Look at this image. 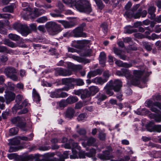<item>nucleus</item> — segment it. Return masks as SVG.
<instances>
[{
  "instance_id": "49",
  "label": "nucleus",
  "mask_w": 161,
  "mask_h": 161,
  "mask_svg": "<svg viewBox=\"0 0 161 161\" xmlns=\"http://www.w3.org/2000/svg\"><path fill=\"white\" fill-rule=\"evenodd\" d=\"M110 76V75L108 71H105L103 74V76L104 77V79H106L107 81H108V79Z\"/></svg>"
},
{
  "instance_id": "59",
  "label": "nucleus",
  "mask_w": 161,
  "mask_h": 161,
  "mask_svg": "<svg viewBox=\"0 0 161 161\" xmlns=\"http://www.w3.org/2000/svg\"><path fill=\"white\" fill-rule=\"evenodd\" d=\"M16 157V154L15 153H11L8 155V157L10 159H14Z\"/></svg>"
},
{
  "instance_id": "46",
  "label": "nucleus",
  "mask_w": 161,
  "mask_h": 161,
  "mask_svg": "<svg viewBox=\"0 0 161 161\" xmlns=\"http://www.w3.org/2000/svg\"><path fill=\"white\" fill-rule=\"evenodd\" d=\"M142 44L148 51H150L152 49L151 46L147 42H142Z\"/></svg>"
},
{
  "instance_id": "5",
  "label": "nucleus",
  "mask_w": 161,
  "mask_h": 161,
  "mask_svg": "<svg viewBox=\"0 0 161 161\" xmlns=\"http://www.w3.org/2000/svg\"><path fill=\"white\" fill-rule=\"evenodd\" d=\"M13 28L23 36H26L30 32V31L27 25H22L19 23H14L13 25Z\"/></svg>"
},
{
  "instance_id": "44",
  "label": "nucleus",
  "mask_w": 161,
  "mask_h": 161,
  "mask_svg": "<svg viewBox=\"0 0 161 161\" xmlns=\"http://www.w3.org/2000/svg\"><path fill=\"white\" fill-rule=\"evenodd\" d=\"M96 153V150L94 149H90L89 153L86 154V156L88 157H91L95 155Z\"/></svg>"
},
{
  "instance_id": "57",
  "label": "nucleus",
  "mask_w": 161,
  "mask_h": 161,
  "mask_svg": "<svg viewBox=\"0 0 161 161\" xmlns=\"http://www.w3.org/2000/svg\"><path fill=\"white\" fill-rule=\"evenodd\" d=\"M6 52L7 53H9V52L7 51L6 48L4 46H0V52Z\"/></svg>"
},
{
  "instance_id": "60",
  "label": "nucleus",
  "mask_w": 161,
  "mask_h": 161,
  "mask_svg": "<svg viewBox=\"0 0 161 161\" xmlns=\"http://www.w3.org/2000/svg\"><path fill=\"white\" fill-rule=\"evenodd\" d=\"M57 104L60 107H64L65 106V101L63 100L59 102H58Z\"/></svg>"
},
{
  "instance_id": "12",
  "label": "nucleus",
  "mask_w": 161,
  "mask_h": 161,
  "mask_svg": "<svg viewBox=\"0 0 161 161\" xmlns=\"http://www.w3.org/2000/svg\"><path fill=\"white\" fill-rule=\"evenodd\" d=\"M77 132L82 137L79 139L80 141L85 140L87 139L86 136V131L85 129L82 128H79V125H77L76 127Z\"/></svg>"
},
{
  "instance_id": "63",
  "label": "nucleus",
  "mask_w": 161,
  "mask_h": 161,
  "mask_svg": "<svg viewBox=\"0 0 161 161\" xmlns=\"http://www.w3.org/2000/svg\"><path fill=\"white\" fill-rule=\"evenodd\" d=\"M70 80L69 79H64L62 80L63 83L65 85H67L70 82Z\"/></svg>"
},
{
  "instance_id": "18",
  "label": "nucleus",
  "mask_w": 161,
  "mask_h": 161,
  "mask_svg": "<svg viewBox=\"0 0 161 161\" xmlns=\"http://www.w3.org/2000/svg\"><path fill=\"white\" fill-rule=\"evenodd\" d=\"M153 125L154 123L153 122H150L147 125V127L148 128V127H153V131H156V132H161V125Z\"/></svg>"
},
{
  "instance_id": "4",
  "label": "nucleus",
  "mask_w": 161,
  "mask_h": 161,
  "mask_svg": "<svg viewBox=\"0 0 161 161\" xmlns=\"http://www.w3.org/2000/svg\"><path fill=\"white\" fill-rule=\"evenodd\" d=\"M46 27L49 34L51 35L57 34L62 30L60 25L53 21L47 23Z\"/></svg>"
},
{
  "instance_id": "9",
  "label": "nucleus",
  "mask_w": 161,
  "mask_h": 161,
  "mask_svg": "<svg viewBox=\"0 0 161 161\" xmlns=\"http://www.w3.org/2000/svg\"><path fill=\"white\" fill-rule=\"evenodd\" d=\"M11 121L13 123L16 124L18 126L22 129L23 130H24L23 128L25 126V123L24 118L17 117L13 118Z\"/></svg>"
},
{
  "instance_id": "19",
  "label": "nucleus",
  "mask_w": 161,
  "mask_h": 161,
  "mask_svg": "<svg viewBox=\"0 0 161 161\" xmlns=\"http://www.w3.org/2000/svg\"><path fill=\"white\" fill-rule=\"evenodd\" d=\"M106 60V56L104 52L101 53L99 57V61L102 67H104V66Z\"/></svg>"
},
{
  "instance_id": "33",
  "label": "nucleus",
  "mask_w": 161,
  "mask_h": 161,
  "mask_svg": "<svg viewBox=\"0 0 161 161\" xmlns=\"http://www.w3.org/2000/svg\"><path fill=\"white\" fill-rule=\"evenodd\" d=\"M86 118V115L85 114L82 113L78 116L77 119L78 121H85Z\"/></svg>"
},
{
  "instance_id": "34",
  "label": "nucleus",
  "mask_w": 161,
  "mask_h": 161,
  "mask_svg": "<svg viewBox=\"0 0 161 161\" xmlns=\"http://www.w3.org/2000/svg\"><path fill=\"white\" fill-rule=\"evenodd\" d=\"M69 89L68 88H63L62 89H60V92L61 93H60V98L65 97H67L68 96V94L66 93L63 92L62 91L63 90H64L67 91Z\"/></svg>"
},
{
  "instance_id": "8",
  "label": "nucleus",
  "mask_w": 161,
  "mask_h": 161,
  "mask_svg": "<svg viewBox=\"0 0 161 161\" xmlns=\"http://www.w3.org/2000/svg\"><path fill=\"white\" fill-rule=\"evenodd\" d=\"M85 23H83L79 27H78L74 30L72 32V33L75 37H85L86 36V34L83 32V28L85 26Z\"/></svg>"
},
{
  "instance_id": "36",
  "label": "nucleus",
  "mask_w": 161,
  "mask_h": 161,
  "mask_svg": "<svg viewBox=\"0 0 161 161\" xmlns=\"http://www.w3.org/2000/svg\"><path fill=\"white\" fill-rule=\"evenodd\" d=\"M133 64H136V62L134 61H131V63H128L125 62L124 63L123 65V67L128 68L132 66Z\"/></svg>"
},
{
  "instance_id": "52",
  "label": "nucleus",
  "mask_w": 161,
  "mask_h": 161,
  "mask_svg": "<svg viewBox=\"0 0 161 161\" xmlns=\"http://www.w3.org/2000/svg\"><path fill=\"white\" fill-rule=\"evenodd\" d=\"M115 63L116 65H117L118 66L120 67H123V65L124 63L122 61L119 60H116L115 59Z\"/></svg>"
},
{
  "instance_id": "64",
  "label": "nucleus",
  "mask_w": 161,
  "mask_h": 161,
  "mask_svg": "<svg viewBox=\"0 0 161 161\" xmlns=\"http://www.w3.org/2000/svg\"><path fill=\"white\" fill-rule=\"evenodd\" d=\"M20 158L22 161H28L29 158L28 156H22Z\"/></svg>"
},
{
  "instance_id": "39",
  "label": "nucleus",
  "mask_w": 161,
  "mask_h": 161,
  "mask_svg": "<svg viewBox=\"0 0 161 161\" xmlns=\"http://www.w3.org/2000/svg\"><path fill=\"white\" fill-rule=\"evenodd\" d=\"M57 6L58 7L59 9H55L54 10V11H58V13H60L64 9V6L62 3L61 2H59L58 3Z\"/></svg>"
},
{
  "instance_id": "22",
  "label": "nucleus",
  "mask_w": 161,
  "mask_h": 161,
  "mask_svg": "<svg viewBox=\"0 0 161 161\" xmlns=\"http://www.w3.org/2000/svg\"><path fill=\"white\" fill-rule=\"evenodd\" d=\"M96 140L94 138L91 137L88 139L87 144L83 142L82 143V145L84 147H86V145L88 146H92L93 145L94 143L96 142Z\"/></svg>"
},
{
  "instance_id": "61",
  "label": "nucleus",
  "mask_w": 161,
  "mask_h": 161,
  "mask_svg": "<svg viewBox=\"0 0 161 161\" xmlns=\"http://www.w3.org/2000/svg\"><path fill=\"white\" fill-rule=\"evenodd\" d=\"M95 76V75L94 74L93 71H91L89 72L87 75V77L89 78H90Z\"/></svg>"
},
{
  "instance_id": "21",
  "label": "nucleus",
  "mask_w": 161,
  "mask_h": 161,
  "mask_svg": "<svg viewBox=\"0 0 161 161\" xmlns=\"http://www.w3.org/2000/svg\"><path fill=\"white\" fill-rule=\"evenodd\" d=\"M87 91L86 90H83L82 89H79L77 90H75L74 93L78 95L81 94V97L85 98L88 96L87 94Z\"/></svg>"
},
{
  "instance_id": "27",
  "label": "nucleus",
  "mask_w": 161,
  "mask_h": 161,
  "mask_svg": "<svg viewBox=\"0 0 161 161\" xmlns=\"http://www.w3.org/2000/svg\"><path fill=\"white\" fill-rule=\"evenodd\" d=\"M8 144L11 145H16L20 143L19 137L14 138L12 139L9 140Z\"/></svg>"
},
{
  "instance_id": "45",
  "label": "nucleus",
  "mask_w": 161,
  "mask_h": 161,
  "mask_svg": "<svg viewBox=\"0 0 161 161\" xmlns=\"http://www.w3.org/2000/svg\"><path fill=\"white\" fill-rule=\"evenodd\" d=\"M76 84L78 86H81L84 85V83L83 80L80 79H77L75 80Z\"/></svg>"
},
{
  "instance_id": "3",
  "label": "nucleus",
  "mask_w": 161,
  "mask_h": 161,
  "mask_svg": "<svg viewBox=\"0 0 161 161\" xmlns=\"http://www.w3.org/2000/svg\"><path fill=\"white\" fill-rule=\"evenodd\" d=\"M31 10V8L30 7H28L23 9V11L22 13H21V14L24 19H27L29 17H31L32 19H34L41 15V14H39L40 12L39 9L35 8L33 13L34 16H33L31 15L32 14Z\"/></svg>"
},
{
  "instance_id": "29",
  "label": "nucleus",
  "mask_w": 161,
  "mask_h": 161,
  "mask_svg": "<svg viewBox=\"0 0 161 161\" xmlns=\"http://www.w3.org/2000/svg\"><path fill=\"white\" fill-rule=\"evenodd\" d=\"M150 117L151 119H154L155 121L157 122H161V115H156L151 114L150 115Z\"/></svg>"
},
{
  "instance_id": "53",
  "label": "nucleus",
  "mask_w": 161,
  "mask_h": 161,
  "mask_svg": "<svg viewBox=\"0 0 161 161\" xmlns=\"http://www.w3.org/2000/svg\"><path fill=\"white\" fill-rule=\"evenodd\" d=\"M132 27L131 26L129 25L126 26L125 28L127 29L126 32L128 33H131L133 32L134 31L132 30H130V29Z\"/></svg>"
},
{
  "instance_id": "17",
  "label": "nucleus",
  "mask_w": 161,
  "mask_h": 161,
  "mask_svg": "<svg viewBox=\"0 0 161 161\" xmlns=\"http://www.w3.org/2000/svg\"><path fill=\"white\" fill-rule=\"evenodd\" d=\"M111 82V81L108 82L104 87V89L105 90L106 93L109 96H111L113 94V92L111 90L113 88L112 87L110 86L111 85L110 84Z\"/></svg>"
},
{
  "instance_id": "24",
  "label": "nucleus",
  "mask_w": 161,
  "mask_h": 161,
  "mask_svg": "<svg viewBox=\"0 0 161 161\" xmlns=\"http://www.w3.org/2000/svg\"><path fill=\"white\" fill-rule=\"evenodd\" d=\"M32 96L33 98V100L34 101L38 102L40 101V97L39 94L34 88L32 90Z\"/></svg>"
},
{
  "instance_id": "55",
  "label": "nucleus",
  "mask_w": 161,
  "mask_h": 161,
  "mask_svg": "<svg viewBox=\"0 0 161 161\" xmlns=\"http://www.w3.org/2000/svg\"><path fill=\"white\" fill-rule=\"evenodd\" d=\"M8 58L6 55H2L0 58V60L3 62H5L8 60Z\"/></svg>"
},
{
  "instance_id": "1",
  "label": "nucleus",
  "mask_w": 161,
  "mask_h": 161,
  "mask_svg": "<svg viewBox=\"0 0 161 161\" xmlns=\"http://www.w3.org/2000/svg\"><path fill=\"white\" fill-rule=\"evenodd\" d=\"M143 72L140 70L133 71V75L130 73V70L127 69H122L120 70L117 71L116 74L119 76H124L126 78L127 84L129 85H137L141 83L144 84V85L140 86L143 88L146 86L145 82L140 81V78Z\"/></svg>"
},
{
  "instance_id": "42",
  "label": "nucleus",
  "mask_w": 161,
  "mask_h": 161,
  "mask_svg": "<svg viewBox=\"0 0 161 161\" xmlns=\"http://www.w3.org/2000/svg\"><path fill=\"white\" fill-rule=\"evenodd\" d=\"M4 44L12 48L15 47L17 46L14 43L12 42L9 41L8 40L6 41L5 42Z\"/></svg>"
},
{
  "instance_id": "37",
  "label": "nucleus",
  "mask_w": 161,
  "mask_h": 161,
  "mask_svg": "<svg viewBox=\"0 0 161 161\" xmlns=\"http://www.w3.org/2000/svg\"><path fill=\"white\" fill-rule=\"evenodd\" d=\"M156 10L155 8L153 6L150 7L148 9V13L151 15L152 18L155 17V15L153 14L154 12Z\"/></svg>"
},
{
  "instance_id": "2",
  "label": "nucleus",
  "mask_w": 161,
  "mask_h": 161,
  "mask_svg": "<svg viewBox=\"0 0 161 161\" xmlns=\"http://www.w3.org/2000/svg\"><path fill=\"white\" fill-rule=\"evenodd\" d=\"M64 3L71 7H75L81 12L90 14L92 10L89 2L86 0H62Z\"/></svg>"
},
{
  "instance_id": "35",
  "label": "nucleus",
  "mask_w": 161,
  "mask_h": 161,
  "mask_svg": "<svg viewBox=\"0 0 161 161\" xmlns=\"http://www.w3.org/2000/svg\"><path fill=\"white\" fill-rule=\"evenodd\" d=\"M48 20L47 18L45 16H42L38 18L36 21L38 23H44Z\"/></svg>"
},
{
  "instance_id": "50",
  "label": "nucleus",
  "mask_w": 161,
  "mask_h": 161,
  "mask_svg": "<svg viewBox=\"0 0 161 161\" xmlns=\"http://www.w3.org/2000/svg\"><path fill=\"white\" fill-rule=\"evenodd\" d=\"M142 10L139 9L138 12L136 13L135 14L133 15L132 16L135 19L139 18L140 17L141 15V12Z\"/></svg>"
},
{
  "instance_id": "25",
  "label": "nucleus",
  "mask_w": 161,
  "mask_h": 161,
  "mask_svg": "<svg viewBox=\"0 0 161 161\" xmlns=\"http://www.w3.org/2000/svg\"><path fill=\"white\" fill-rule=\"evenodd\" d=\"M107 97L105 95L101 93H99L96 97V98L97 100V103L99 104L101 102L103 101Z\"/></svg>"
},
{
  "instance_id": "32",
  "label": "nucleus",
  "mask_w": 161,
  "mask_h": 161,
  "mask_svg": "<svg viewBox=\"0 0 161 161\" xmlns=\"http://www.w3.org/2000/svg\"><path fill=\"white\" fill-rule=\"evenodd\" d=\"M8 37L10 39L14 41H18L20 39L19 36L15 34H10L8 35Z\"/></svg>"
},
{
  "instance_id": "13",
  "label": "nucleus",
  "mask_w": 161,
  "mask_h": 161,
  "mask_svg": "<svg viewBox=\"0 0 161 161\" xmlns=\"http://www.w3.org/2000/svg\"><path fill=\"white\" fill-rule=\"evenodd\" d=\"M75 111L74 109L72 108H68L65 113V117L69 119H71L73 118L74 115Z\"/></svg>"
},
{
  "instance_id": "6",
  "label": "nucleus",
  "mask_w": 161,
  "mask_h": 161,
  "mask_svg": "<svg viewBox=\"0 0 161 161\" xmlns=\"http://www.w3.org/2000/svg\"><path fill=\"white\" fill-rule=\"evenodd\" d=\"M69 144H66L64 145V147L66 148L70 149L72 147L73 155L70 156V158H78L77 153L75 149L76 148H78V144L77 143H75L71 139L69 141Z\"/></svg>"
},
{
  "instance_id": "16",
  "label": "nucleus",
  "mask_w": 161,
  "mask_h": 161,
  "mask_svg": "<svg viewBox=\"0 0 161 161\" xmlns=\"http://www.w3.org/2000/svg\"><path fill=\"white\" fill-rule=\"evenodd\" d=\"M57 72L59 75L63 76H69L71 74V71L69 70L59 68L57 69Z\"/></svg>"
},
{
  "instance_id": "38",
  "label": "nucleus",
  "mask_w": 161,
  "mask_h": 161,
  "mask_svg": "<svg viewBox=\"0 0 161 161\" xmlns=\"http://www.w3.org/2000/svg\"><path fill=\"white\" fill-rule=\"evenodd\" d=\"M104 34H106L108 31V25L106 23H103L101 25Z\"/></svg>"
},
{
  "instance_id": "11",
  "label": "nucleus",
  "mask_w": 161,
  "mask_h": 161,
  "mask_svg": "<svg viewBox=\"0 0 161 161\" xmlns=\"http://www.w3.org/2000/svg\"><path fill=\"white\" fill-rule=\"evenodd\" d=\"M109 81H111L110 83V86L112 87L115 92H118L120 91L122 86V82L120 80H116L114 81L111 80Z\"/></svg>"
},
{
  "instance_id": "56",
  "label": "nucleus",
  "mask_w": 161,
  "mask_h": 161,
  "mask_svg": "<svg viewBox=\"0 0 161 161\" xmlns=\"http://www.w3.org/2000/svg\"><path fill=\"white\" fill-rule=\"evenodd\" d=\"M102 70L99 69H97L94 71H93L94 74L95 75V76L97 75H101L102 72Z\"/></svg>"
},
{
  "instance_id": "62",
  "label": "nucleus",
  "mask_w": 161,
  "mask_h": 161,
  "mask_svg": "<svg viewBox=\"0 0 161 161\" xmlns=\"http://www.w3.org/2000/svg\"><path fill=\"white\" fill-rule=\"evenodd\" d=\"M82 106L83 104L82 103L79 102L76 104L75 108L76 109H80L82 107Z\"/></svg>"
},
{
  "instance_id": "30",
  "label": "nucleus",
  "mask_w": 161,
  "mask_h": 161,
  "mask_svg": "<svg viewBox=\"0 0 161 161\" xmlns=\"http://www.w3.org/2000/svg\"><path fill=\"white\" fill-rule=\"evenodd\" d=\"M89 92L93 95L96 94L99 91L98 87L96 86H92L89 88Z\"/></svg>"
},
{
  "instance_id": "43",
  "label": "nucleus",
  "mask_w": 161,
  "mask_h": 161,
  "mask_svg": "<svg viewBox=\"0 0 161 161\" xmlns=\"http://www.w3.org/2000/svg\"><path fill=\"white\" fill-rule=\"evenodd\" d=\"M18 131V130L17 128H11L9 130V133L11 135H14L16 134Z\"/></svg>"
},
{
  "instance_id": "26",
  "label": "nucleus",
  "mask_w": 161,
  "mask_h": 161,
  "mask_svg": "<svg viewBox=\"0 0 161 161\" xmlns=\"http://www.w3.org/2000/svg\"><path fill=\"white\" fill-rule=\"evenodd\" d=\"M60 89L56 90L54 91L51 92L50 94V97L52 98H60Z\"/></svg>"
},
{
  "instance_id": "23",
  "label": "nucleus",
  "mask_w": 161,
  "mask_h": 161,
  "mask_svg": "<svg viewBox=\"0 0 161 161\" xmlns=\"http://www.w3.org/2000/svg\"><path fill=\"white\" fill-rule=\"evenodd\" d=\"M108 150L104 152L102 158L104 160H109L110 158V157L109 156V153L110 151H112V148L110 147H108Z\"/></svg>"
},
{
  "instance_id": "51",
  "label": "nucleus",
  "mask_w": 161,
  "mask_h": 161,
  "mask_svg": "<svg viewBox=\"0 0 161 161\" xmlns=\"http://www.w3.org/2000/svg\"><path fill=\"white\" fill-rule=\"evenodd\" d=\"M114 53L116 55L119 56L121 54L122 51L120 50H119L116 48H114Z\"/></svg>"
},
{
  "instance_id": "31",
  "label": "nucleus",
  "mask_w": 161,
  "mask_h": 161,
  "mask_svg": "<svg viewBox=\"0 0 161 161\" xmlns=\"http://www.w3.org/2000/svg\"><path fill=\"white\" fill-rule=\"evenodd\" d=\"M98 8L100 9H102L104 7L103 5L101 0H94Z\"/></svg>"
},
{
  "instance_id": "54",
  "label": "nucleus",
  "mask_w": 161,
  "mask_h": 161,
  "mask_svg": "<svg viewBox=\"0 0 161 161\" xmlns=\"http://www.w3.org/2000/svg\"><path fill=\"white\" fill-rule=\"evenodd\" d=\"M56 12V13H50V15L53 17H58L61 16L60 14V13H58V11H55Z\"/></svg>"
},
{
  "instance_id": "28",
  "label": "nucleus",
  "mask_w": 161,
  "mask_h": 161,
  "mask_svg": "<svg viewBox=\"0 0 161 161\" xmlns=\"http://www.w3.org/2000/svg\"><path fill=\"white\" fill-rule=\"evenodd\" d=\"M78 99L76 96H69L66 100L67 103L69 104L74 103L77 101Z\"/></svg>"
},
{
  "instance_id": "41",
  "label": "nucleus",
  "mask_w": 161,
  "mask_h": 161,
  "mask_svg": "<svg viewBox=\"0 0 161 161\" xmlns=\"http://www.w3.org/2000/svg\"><path fill=\"white\" fill-rule=\"evenodd\" d=\"M81 40L80 41H73L72 43V46L76 47L78 48L79 47L81 46Z\"/></svg>"
},
{
  "instance_id": "10",
  "label": "nucleus",
  "mask_w": 161,
  "mask_h": 161,
  "mask_svg": "<svg viewBox=\"0 0 161 161\" xmlns=\"http://www.w3.org/2000/svg\"><path fill=\"white\" fill-rule=\"evenodd\" d=\"M22 98V96L20 95H19L17 96L16 99V101L17 104H15L13 108V110H15V111H16L17 110L23 108V106H26L27 105L28 103L25 101L22 103V105H19L18 103H19L21 101Z\"/></svg>"
},
{
  "instance_id": "20",
  "label": "nucleus",
  "mask_w": 161,
  "mask_h": 161,
  "mask_svg": "<svg viewBox=\"0 0 161 161\" xmlns=\"http://www.w3.org/2000/svg\"><path fill=\"white\" fill-rule=\"evenodd\" d=\"M58 22L61 23L65 28H69L74 26L75 24L72 22H68L64 20H59Z\"/></svg>"
},
{
  "instance_id": "40",
  "label": "nucleus",
  "mask_w": 161,
  "mask_h": 161,
  "mask_svg": "<svg viewBox=\"0 0 161 161\" xmlns=\"http://www.w3.org/2000/svg\"><path fill=\"white\" fill-rule=\"evenodd\" d=\"M13 8L12 6H7L3 8V10L4 12H12L13 11Z\"/></svg>"
},
{
  "instance_id": "14",
  "label": "nucleus",
  "mask_w": 161,
  "mask_h": 161,
  "mask_svg": "<svg viewBox=\"0 0 161 161\" xmlns=\"http://www.w3.org/2000/svg\"><path fill=\"white\" fill-rule=\"evenodd\" d=\"M107 82V80L101 77H96L92 80V82L97 84L103 85Z\"/></svg>"
},
{
  "instance_id": "7",
  "label": "nucleus",
  "mask_w": 161,
  "mask_h": 161,
  "mask_svg": "<svg viewBox=\"0 0 161 161\" xmlns=\"http://www.w3.org/2000/svg\"><path fill=\"white\" fill-rule=\"evenodd\" d=\"M4 73L7 77L10 78L14 81H17L18 77L15 74L17 73L16 70L14 68L7 67L5 69Z\"/></svg>"
},
{
  "instance_id": "48",
  "label": "nucleus",
  "mask_w": 161,
  "mask_h": 161,
  "mask_svg": "<svg viewBox=\"0 0 161 161\" xmlns=\"http://www.w3.org/2000/svg\"><path fill=\"white\" fill-rule=\"evenodd\" d=\"M71 58L74 60L80 63L82 62L83 61V59L82 58L75 55H72Z\"/></svg>"
},
{
  "instance_id": "15",
  "label": "nucleus",
  "mask_w": 161,
  "mask_h": 161,
  "mask_svg": "<svg viewBox=\"0 0 161 161\" xmlns=\"http://www.w3.org/2000/svg\"><path fill=\"white\" fill-rule=\"evenodd\" d=\"M15 94L14 93L11 92H8L5 96L6 103L7 104L9 103L11 101L14 100L15 97Z\"/></svg>"
},
{
  "instance_id": "58",
  "label": "nucleus",
  "mask_w": 161,
  "mask_h": 161,
  "mask_svg": "<svg viewBox=\"0 0 161 161\" xmlns=\"http://www.w3.org/2000/svg\"><path fill=\"white\" fill-rule=\"evenodd\" d=\"M99 137L100 140H103L105 138V134L103 133H100L99 135Z\"/></svg>"
},
{
  "instance_id": "47",
  "label": "nucleus",
  "mask_w": 161,
  "mask_h": 161,
  "mask_svg": "<svg viewBox=\"0 0 161 161\" xmlns=\"http://www.w3.org/2000/svg\"><path fill=\"white\" fill-rule=\"evenodd\" d=\"M33 136V134H31L30 135V137H27L26 136H22L20 138L19 137V139L25 141H29L31 140L32 139V138Z\"/></svg>"
}]
</instances>
